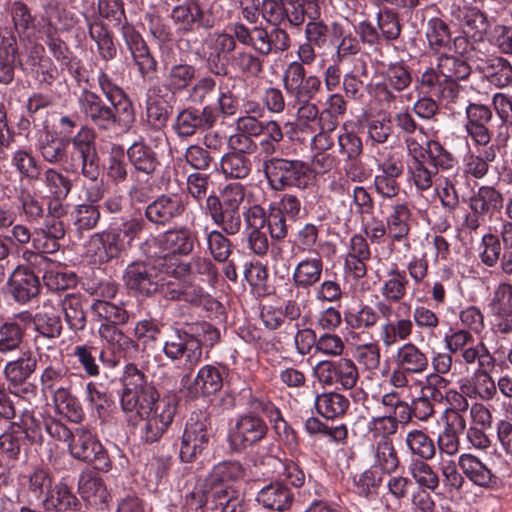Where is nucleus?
Segmentation results:
<instances>
[{
    "mask_svg": "<svg viewBox=\"0 0 512 512\" xmlns=\"http://www.w3.org/2000/svg\"><path fill=\"white\" fill-rule=\"evenodd\" d=\"M245 192V186L241 183H228L220 190L219 195L212 189L203 206L240 210L245 199Z\"/></svg>",
    "mask_w": 512,
    "mask_h": 512,
    "instance_id": "44",
    "label": "nucleus"
},
{
    "mask_svg": "<svg viewBox=\"0 0 512 512\" xmlns=\"http://www.w3.org/2000/svg\"><path fill=\"white\" fill-rule=\"evenodd\" d=\"M17 355L18 357L7 361L4 365V378L10 389L21 388L22 393L33 392L36 386L27 383V380L36 372L40 361L36 353L30 348L21 350Z\"/></svg>",
    "mask_w": 512,
    "mask_h": 512,
    "instance_id": "19",
    "label": "nucleus"
},
{
    "mask_svg": "<svg viewBox=\"0 0 512 512\" xmlns=\"http://www.w3.org/2000/svg\"><path fill=\"white\" fill-rule=\"evenodd\" d=\"M50 196L54 199H65L72 189V181L59 170L49 167L44 170L40 179Z\"/></svg>",
    "mask_w": 512,
    "mask_h": 512,
    "instance_id": "64",
    "label": "nucleus"
},
{
    "mask_svg": "<svg viewBox=\"0 0 512 512\" xmlns=\"http://www.w3.org/2000/svg\"><path fill=\"white\" fill-rule=\"evenodd\" d=\"M344 322L350 330L364 333L376 327L379 322V314L375 307L362 303L358 308L348 309L344 312Z\"/></svg>",
    "mask_w": 512,
    "mask_h": 512,
    "instance_id": "50",
    "label": "nucleus"
},
{
    "mask_svg": "<svg viewBox=\"0 0 512 512\" xmlns=\"http://www.w3.org/2000/svg\"><path fill=\"white\" fill-rule=\"evenodd\" d=\"M458 20L467 35L481 39L488 31L489 23L486 16L475 7H464L459 11Z\"/></svg>",
    "mask_w": 512,
    "mask_h": 512,
    "instance_id": "62",
    "label": "nucleus"
},
{
    "mask_svg": "<svg viewBox=\"0 0 512 512\" xmlns=\"http://www.w3.org/2000/svg\"><path fill=\"white\" fill-rule=\"evenodd\" d=\"M219 339V331L208 322L185 323L172 328L164 341L163 353L171 361L181 362L185 368L192 369L202 359V346L212 347Z\"/></svg>",
    "mask_w": 512,
    "mask_h": 512,
    "instance_id": "3",
    "label": "nucleus"
},
{
    "mask_svg": "<svg viewBox=\"0 0 512 512\" xmlns=\"http://www.w3.org/2000/svg\"><path fill=\"white\" fill-rule=\"evenodd\" d=\"M252 170L251 160L242 153L228 152L219 162V171L226 179H244Z\"/></svg>",
    "mask_w": 512,
    "mask_h": 512,
    "instance_id": "56",
    "label": "nucleus"
},
{
    "mask_svg": "<svg viewBox=\"0 0 512 512\" xmlns=\"http://www.w3.org/2000/svg\"><path fill=\"white\" fill-rule=\"evenodd\" d=\"M317 412L327 418L335 419L345 414L349 407V400L338 392H326L315 398Z\"/></svg>",
    "mask_w": 512,
    "mask_h": 512,
    "instance_id": "55",
    "label": "nucleus"
},
{
    "mask_svg": "<svg viewBox=\"0 0 512 512\" xmlns=\"http://www.w3.org/2000/svg\"><path fill=\"white\" fill-rule=\"evenodd\" d=\"M120 31L141 78L145 81L151 80L157 71L158 62L150 52L142 35L128 22H124Z\"/></svg>",
    "mask_w": 512,
    "mask_h": 512,
    "instance_id": "21",
    "label": "nucleus"
},
{
    "mask_svg": "<svg viewBox=\"0 0 512 512\" xmlns=\"http://www.w3.org/2000/svg\"><path fill=\"white\" fill-rule=\"evenodd\" d=\"M17 44V65L26 72L37 73L44 58L45 48L35 38L22 36Z\"/></svg>",
    "mask_w": 512,
    "mask_h": 512,
    "instance_id": "43",
    "label": "nucleus"
},
{
    "mask_svg": "<svg viewBox=\"0 0 512 512\" xmlns=\"http://www.w3.org/2000/svg\"><path fill=\"white\" fill-rule=\"evenodd\" d=\"M263 19L273 28L268 30L263 25L248 27L236 22L232 27L235 37L242 45L254 49L261 55L280 54L291 46V37L284 24L283 0H263L261 6Z\"/></svg>",
    "mask_w": 512,
    "mask_h": 512,
    "instance_id": "1",
    "label": "nucleus"
},
{
    "mask_svg": "<svg viewBox=\"0 0 512 512\" xmlns=\"http://www.w3.org/2000/svg\"><path fill=\"white\" fill-rule=\"evenodd\" d=\"M8 283L14 300L20 304L28 303L40 292L38 277L29 269L17 266L11 273Z\"/></svg>",
    "mask_w": 512,
    "mask_h": 512,
    "instance_id": "37",
    "label": "nucleus"
},
{
    "mask_svg": "<svg viewBox=\"0 0 512 512\" xmlns=\"http://www.w3.org/2000/svg\"><path fill=\"white\" fill-rule=\"evenodd\" d=\"M212 497H225L222 482H195L187 489L183 512H211L208 508L213 506Z\"/></svg>",
    "mask_w": 512,
    "mask_h": 512,
    "instance_id": "30",
    "label": "nucleus"
},
{
    "mask_svg": "<svg viewBox=\"0 0 512 512\" xmlns=\"http://www.w3.org/2000/svg\"><path fill=\"white\" fill-rule=\"evenodd\" d=\"M264 172L274 191H283L289 187L305 189L313 182V170L300 160L273 157L264 162Z\"/></svg>",
    "mask_w": 512,
    "mask_h": 512,
    "instance_id": "6",
    "label": "nucleus"
},
{
    "mask_svg": "<svg viewBox=\"0 0 512 512\" xmlns=\"http://www.w3.org/2000/svg\"><path fill=\"white\" fill-rule=\"evenodd\" d=\"M411 304L401 302L397 307L396 319L386 320L379 327V340L385 349H390L400 342H408L414 329Z\"/></svg>",
    "mask_w": 512,
    "mask_h": 512,
    "instance_id": "23",
    "label": "nucleus"
},
{
    "mask_svg": "<svg viewBox=\"0 0 512 512\" xmlns=\"http://www.w3.org/2000/svg\"><path fill=\"white\" fill-rule=\"evenodd\" d=\"M253 49L252 51L240 49L231 59V68L245 79L257 78L264 70V57Z\"/></svg>",
    "mask_w": 512,
    "mask_h": 512,
    "instance_id": "47",
    "label": "nucleus"
},
{
    "mask_svg": "<svg viewBox=\"0 0 512 512\" xmlns=\"http://www.w3.org/2000/svg\"><path fill=\"white\" fill-rule=\"evenodd\" d=\"M372 156L377 162V168L382 174L400 177L404 172L401 152L389 146H374L371 148Z\"/></svg>",
    "mask_w": 512,
    "mask_h": 512,
    "instance_id": "51",
    "label": "nucleus"
},
{
    "mask_svg": "<svg viewBox=\"0 0 512 512\" xmlns=\"http://www.w3.org/2000/svg\"><path fill=\"white\" fill-rule=\"evenodd\" d=\"M283 86L293 102L312 101L321 91L322 82L316 75H306L305 68L291 62L283 74Z\"/></svg>",
    "mask_w": 512,
    "mask_h": 512,
    "instance_id": "16",
    "label": "nucleus"
},
{
    "mask_svg": "<svg viewBox=\"0 0 512 512\" xmlns=\"http://www.w3.org/2000/svg\"><path fill=\"white\" fill-rule=\"evenodd\" d=\"M11 165L22 179L37 181L41 175V165L30 150L18 149L12 153Z\"/></svg>",
    "mask_w": 512,
    "mask_h": 512,
    "instance_id": "58",
    "label": "nucleus"
},
{
    "mask_svg": "<svg viewBox=\"0 0 512 512\" xmlns=\"http://www.w3.org/2000/svg\"><path fill=\"white\" fill-rule=\"evenodd\" d=\"M217 120L218 112L212 105H206L201 110L186 108L176 116L173 129L179 137L188 138L199 130H210Z\"/></svg>",
    "mask_w": 512,
    "mask_h": 512,
    "instance_id": "22",
    "label": "nucleus"
},
{
    "mask_svg": "<svg viewBox=\"0 0 512 512\" xmlns=\"http://www.w3.org/2000/svg\"><path fill=\"white\" fill-rule=\"evenodd\" d=\"M496 362L488 364V367L476 368L471 381L475 394L483 401L492 400L497 394V384L490 375L495 369Z\"/></svg>",
    "mask_w": 512,
    "mask_h": 512,
    "instance_id": "61",
    "label": "nucleus"
},
{
    "mask_svg": "<svg viewBox=\"0 0 512 512\" xmlns=\"http://www.w3.org/2000/svg\"><path fill=\"white\" fill-rule=\"evenodd\" d=\"M121 382V410L128 421L134 422L146 413L160 396L156 388L148 382L145 374L134 364L125 367Z\"/></svg>",
    "mask_w": 512,
    "mask_h": 512,
    "instance_id": "4",
    "label": "nucleus"
},
{
    "mask_svg": "<svg viewBox=\"0 0 512 512\" xmlns=\"http://www.w3.org/2000/svg\"><path fill=\"white\" fill-rule=\"evenodd\" d=\"M102 197L103 192L97 188L88 195L89 204H80L74 208L71 216L77 233L82 234L84 231H90L96 228L100 221L101 213L98 206L93 203L97 202Z\"/></svg>",
    "mask_w": 512,
    "mask_h": 512,
    "instance_id": "41",
    "label": "nucleus"
},
{
    "mask_svg": "<svg viewBox=\"0 0 512 512\" xmlns=\"http://www.w3.org/2000/svg\"><path fill=\"white\" fill-rule=\"evenodd\" d=\"M408 285L409 280L406 271L395 267L387 272V278L380 287V294L386 301L401 303V300L407 294Z\"/></svg>",
    "mask_w": 512,
    "mask_h": 512,
    "instance_id": "52",
    "label": "nucleus"
},
{
    "mask_svg": "<svg viewBox=\"0 0 512 512\" xmlns=\"http://www.w3.org/2000/svg\"><path fill=\"white\" fill-rule=\"evenodd\" d=\"M127 157L134 170L145 175H152L159 166L156 152L144 140L132 143Z\"/></svg>",
    "mask_w": 512,
    "mask_h": 512,
    "instance_id": "48",
    "label": "nucleus"
},
{
    "mask_svg": "<svg viewBox=\"0 0 512 512\" xmlns=\"http://www.w3.org/2000/svg\"><path fill=\"white\" fill-rule=\"evenodd\" d=\"M399 466L397 452L391 440H379L376 445L375 461L363 473L362 480H382L391 476Z\"/></svg>",
    "mask_w": 512,
    "mask_h": 512,
    "instance_id": "33",
    "label": "nucleus"
},
{
    "mask_svg": "<svg viewBox=\"0 0 512 512\" xmlns=\"http://www.w3.org/2000/svg\"><path fill=\"white\" fill-rule=\"evenodd\" d=\"M87 28L90 38L95 42L100 58L106 62L117 55V47L112 32L100 20L87 19Z\"/></svg>",
    "mask_w": 512,
    "mask_h": 512,
    "instance_id": "49",
    "label": "nucleus"
},
{
    "mask_svg": "<svg viewBox=\"0 0 512 512\" xmlns=\"http://www.w3.org/2000/svg\"><path fill=\"white\" fill-rule=\"evenodd\" d=\"M208 417L199 412L188 419L181 441L179 456L183 462H191L208 445L211 436Z\"/></svg>",
    "mask_w": 512,
    "mask_h": 512,
    "instance_id": "17",
    "label": "nucleus"
},
{
    "mask_svg": "<svg viewBox=\"0 0 512 512\" xmlns=\"http://www.w3.org/2000/svg\"><path fill=\"white\" fill-rule=\"evenodd\" d=\"M80 113L100 131H110L121 120L128 122L123 111L114 104L107 105L95 92L84 89L77 98Z\"/></svg>",
    "mask_w": 512,
    "mask_h": 512,
    "instance_id": "9",
    "label": "nucleus"
},
{
    "mask_svg": "<svg viewBox=\"0 0 512 512\" xmlns=\"http://www.w3.org/2000/svg\"><path fill=\"white\" fill-rule=\"evenodd\" d=\"M257 501L271 510L285 511L292 504L293 493L284 482H270L260 490Z\"/></svg>",
    "mask_w": 512,
    "mask_h": 512,
    "instance_id": "45",
    "label": "nucleus"
},
{
    "mask_svg": "<svg viewBox=\"0 0 512 512\" xmlns=\"http://www.w3.org/2000/svg\"><path fill=\"white\" fill-rule=\"evenodd\" d=\"M504 196L494 186L482 185L468 199L470 212L464 217L462 227L476 231L503 208Z\"/></svg>",
    "mask_w": 512,
    "mask_h": 512,
    "instance_id": "8",
    "label": "nucleus"
},
{
    "mask_svg": "<svg viewBox=\"0 0 512 512\" xmlns=\"http://www.w3.org/2000/svg\"><path fill=\"white\" fill-rule=\"evenodd\" d=\"M226 232L218 229L207 231L205 228V241L207 251L216 262H226L233 253V244Z\"/></svg>",
    "mask_w": 512,
    "mask_h": 512,
    "instance_id": "59",
    "label": "nucleus"
},
{
    "mask_svg": "<svg viewBox=\"0 0 512 512\" xmlns=\"http://www.w3.org/2000/svg\"><path fill=\"white\" fill-rule=\"evenodd\" d=\"M39 32H70L78 18L59 0H40L37 11Z\"/></svg>",
    "mask_w": 512,
    "mask_h": 512,
    "instance_id": "18",
    "label": "nucleus"
},
{
    "mask_svg": "<svg viewBox=\"0 0 512 512\" xmlns=\"http://www.w3.org/2000/svg\"><path fill=\"white\" fill-rule=\"evenodd\" d=\"M393 361L396 367L403 368L413 375L423 374L429 367L427 354L411 341L397 348Z\"/></svg>",
    "mask_w": 512,
    "mask_h": 512,
    "instance_id": "38",
    "label": "nucleus"
},
{
    "mask_svg": "<svg viewBox=\"0 0 512 512\" xmlns=\"http://www.w3.org/2000/svg\"><path fill=\"white\" fill-rule=\"evenodd\" d=\"M412 83L410 69L404 63L389 65L384 81L375 85V98L388 110H397L406 101L411 100L410 94H402Z\"/></svg>",
    "mask_w": 512,
    "mask_h": 512,
    "instance_id": "7",
    "label": "nucleus"
},
{
    "mask_svg": "<svg viewBox=\"0 0 512 512\" xmlns=\"http://www.w3.org/2000/svg\"><path fill=\"white\" fill-rule=\"evenodd\" d=\"M17 37L8 27L0 28V84L9 85L17 65Z\"/></svg>",
    "mask_w": 512,
    "mask_h": 512,
    "instance_id": "34",
    "label": "nucleus"
},
{
    "mask_svg": "<svg viewBox=\"0 0 512 512\" xmlns=\"http://www.w3.org/2000/svg\"><path fill=\"white\" fill-rule=\"evenodd\" d=\"M313 371L321 384L340 386L345 390L353 389L359 379L358 368L354 361L349 358L320 361Z\"/></svg>",
    "mask_w": 512,
    "mask_h": 512,
    "instance_id": "13",
    "label": "nucleus"
},
{
    "mask_svg": "<svg viewBox=\"0 0 512 512\" xmlns=\"http://www.w3.org/2000/svg\"><path fill=\"white\" fill-rule=\"evenodd\" d=\"M13 27H10L13 32L19 34V38L22 36H29L27 32L30 29H34L38 25L35 23L38 19L37 14L33 15L30 8L22 1H14L11 3L8 9Z\"/></svg>",
    "mask_w": 512,
    "mask_h": 512,
    "instance_id": "63",
    "label": "nucleus"
},
{
    "mask_svg": "<svg viewBox=\"0 0 512 512\" xmlns=\"http://www.w3.org/2000/svg\"><path fill=\"white\" fill-rule=\"evenodd\" d=\"M470 73V65L462 56L441 54L436 68H427L421 74L420 87L424 93L439 98L452 109L450 105L464 99V88L460 81L466 80Z\"/></svg>",
    "mask_w": 512,
    "mask_h": 512,
    "instance_id": "2",
    "label": "nucleus"
},
{
    "mask_svg": "<svg viewBox=\"0 0 512 512\" xmlns=\"http://www.w3.org/2000/svg\"><path fill=\"white\" fill-rule=\"evenodd\" d=\"M177 412L175 397H163L144 413L139 419L144 421L141 438L147 443L158 441L172 425Z\"/></svg>",
    "mask_w": 512,
    "mask_h": 512,
    "instance_id": "10",
    "label": "nucleus"
},
{
    "mask_svg": "<svg viewBox=\"0 0 512 512\" xmlns=\"http://www.w3.org/2000/svg\"><path fill=\"white\" fill-rule=\"evenodd\" d=\"M305 0H283L284 24L293 28H300L306 17L318 18L320 9H310Z\"/></svg>",
    "mask_w": 512,
    "mask_h": 512,
    "instance_id": "57",
    "label": "nucleus"
},
{
    "mask_svg": "<svg viewBox=\"0 0 512 512\" xmlns=\"http://www.w3.org/2000/svg\"><path fill=\"white\" fill-rule=\"evenodd\" d=\"M107 68L108 65L106 64L98 73L97 82L99 89L110 104H114L123 111L126 120L128 123H131L135 119L133 103L116 80L108 74Z\"/></svg>",
    "mask_w": 512,
    "mask_h": 512,
    "instance_id": "32",
    "label": "nucleus"
},
{
    "mask_svg": "<svg viewBox=\"0 0 512 512\" xmlns=\"http://www.w3.org/2000/svg\"><path fill=\"white\" fill-rule=\"evenodd\" d=\"M406 169L408 182L418 191H427L432 187L436 171L428 164V160L409 158Z\"/></svg>",
    "mask_w": 512,
    "mask_h": 512,
    "instance_id": "54",
    "label": "nucleus"
},
{
    "mask_svg": "<svg viewBox=\"0 0 512 512\" xmlns=\"http://www.w3.org/2000/svg\"><path fill=\"white\" fill-rule=\"evenodd\" d=\"M126 250L119 233L113 228L92 234L87 243V254L99 263H108Z\"/></svg>",
    "mask_w": 512,
    "mask_h": 512,
    "instance_id": "27",
    "label": "nucleus"
},
{
    "mask_svg": "<svg viewBox=\"0 0 512 512\" xmlns=\"http://www.w3.org/2000/svg\"><path fill=\"white\" fill-rule=\"evenodd\" d=\"M153 260V263L133 262L126 267L123 280L130 290L143 296L157 293L163 267L160 259Z\"/></svg>",
    "mask_w": 512,
    "mask_h": 512,
    "instance_id": "15",
    "label": "nucleus"
},
{
    "mask_svg": "<svg viewBox=\"0 0 512 512\" xmlns=\"http://www.w3.org/2000/svg\"><path fill=\"white\" fill-rule=\"evenodd\" d=\"M198 241L196 232L186 225L169 229L158 235H150L140 245V250L148 259L172 258L175 262H182L177 256H189L193 253Z\"/></svg>",
    "mask_w": 512,
    "mask_h": 512,
    "instance_id": "5",
    "label": "nucleus"
},
{
    "mask_svg": "<svg viewBox=\"0 0 512 512\" xmlns=\"http://www.w3.org/2000/svg\"><path fill=\"white\" fill-rule=\"evenodd\" d=\"M120 31L141 78L145 81L151 80L157 71L158 62L150 52L142 35L128 22H124Z\"/></svg>",
    "mask_w": 512,
    "mask_h": 512,
    "instance_id": "20",
    "label": "nucleus"
},
{
    "mask_svg": "<svg viewBox=\"0 0 512 512\" xmlns=\"http://www.w3.org/2000/svg\"><path fill=\"white\" fill-rule=\"evenodd\" d=\"M168 269L176 277L194 276L210 286H215L219 279L218 268L212 259L201 255H195L189 261L170 264Z\"/></svg>",
    "mask_w": 512,
    "mask_h": 512,
    "instance_id": "29",
    "label": "nucleus"
},
{
    "mask_svg": "<svg viewBox=\"0 0 512 512\" xmlns=\"http://www.w3.org/2000/svg\"><path fill=\"white\" fill-rule=\"evenodd\" d=\"M226 368L221 365L207 364L202 366L195 378L190 379L189 374L181 378V391L190 399L200 396L214 395L223 387Z\"/></svg>",
    "mask_w": 512,
    "mask_h": 512,
    "instance_id": "14",
    "label": "nucleus"
},
{
    "mask_svg": "<svg viewBox=\"0 0 512 512\" xmlns=\"http://www.w3.org/2000/svg\"><path fill=\"white\" fill-rule=\"evenodd\" d=\"M43 369L40 373V386L44 394H52L58 389L71 386V379L74 376L62 359L53 356V360L41 362Z\"/></svg>",
    "mask_w": 512,
    "mask_h": 512,
    "instance_id": "35",
    "label": "nucleus"
},
{
    "mask_svg": "<svg viewBox=\"0 0 512 512\" xmlns=\"http://www.w3.org/2000/svg\"><path fill=\"white\" fill-rule=\"evenodd\" d=\"M49 298L38 307L35 315L25 311L16 314L23 324L33 322L35 335H62L63 325L55 305Z\"/></svg>",
    "mask_w": 512,
    "mask_h": 512,
    "instance_id": "25",
    "label": "nucleus"
},
{
    "mask_svg": "<svg viewBox=\"0 0 512 512\" xmlns=\"http://www.w3.org/2000/svg\"><path fill=\"white\" fill-rule=\"evenodd\" d=\"M67 145L68 141L44 129L37 136L35 148L45 162L58 164L67 158Z\"/></svg>",
    "mask_w": 512,
    "mask_h": 512,
    "instance_id": "40",
    "label": "nucleus"
},
{
    "mask_svg": "<svg viewBox=\"0 0 512 512\" xmlns=\"http://www.w3.org/2000/svg\"><path fill=\"white\" fill-rule=\"evenodd\" d=\"M388 238L393 246L396 242L402 243L405 251H409L411 244L408 236L411 230L412 213L406 202H393L391 211L385 218Z\"/></svg>",
    "mask_w": 512,
    "mask_h": 512,
    "instance_id": "28",
    "label": "nucleus"
},
{
    "mask_svg": "<svg viewBox=\"0 0 512 512\" xmlns=\"http://www.w3.org/2000/svg\"><path fill=\"white\" fill-rule=\"evenodd\" d=\"M197 77V68L188 63H175L167 68L164 75V87L173 95L188 90Z\"/></svg>",
    "mask_w": 512,
    "mask_h": 512,
    "instance_id": "42",
    "label": "nucleus"
},
{
    "mask_svg": "<svg viewBox=\"0 0 512 512\" xmlns=\"http://www.w3.org/2000/svg\"><path fill=\"white\" fill-rule=\"evenodd\" d=\"M203 212L209 216L212 223L220 230L226 232V235H236L242 228V217L240 210L217 208L216 206L207 208L202 207Z\"/></svg>",
    "mask_w": 512,
    "mask_h": 512,
    "instance_id": "53",
    "label": "nucleus"
},
{
    "mask_svg": "<svg viewBox=\"0 0 512 512\" xmlns=\"http://www.w3.org/2000/svg\"><path fill=\"white\" fill-rule=\"evenodd\" d=\"M323 272V261L320 257H309L301 260L292 273V280L297 290H309L318 284Z\"/></svg>",
    "mask_w": 512,
    "mask_h": 512,
    "instance_id": "46",
    "label": "nucleus"
},
{
    "mask_svg": "<svg viewBox=\"0 0 512 512\" xmlns=\"http://www.w3.org/2000/svg\"><path fill=\"white\" fill-rule=\"evenodd\" d=\"M171 17L184 31H192L195 25L203 28L214 26V20L208 17L195 0H187L173 8Z\"/></svg>",
    "mask_w": 512,
    "mask_h": 512,
    "instance_id": "39",
    "label": "nucleus"
},
{
    "mask_svg": "<svg viewBox=\"0 0 512 512\" xmlns=\"http://www.w3.org/2000/svg\"><path fill=\"white\" fill-rule=\"evenodd\" d=\"M74 155L80 160L81 174L95 182L100 176V157L96 145V132L92 127L83 125L68 141Z\"/></svg>",
    "mask_w": 512,
    "mask_h": 512,
    "instance_id": "11",
    "label": "nucleus"
},
{
    "mask_svg": "<svg viewBox=\"0 0 512 512\" xmlns=\"http://www.w3.org/2000/svg\"><path fill=\"white\" fill-rule=\"evenodd\" d=\"M183 197L176 193L163 194L149 203L145 208L146 219L156 226H166L185 212Z\"/></svg>",
    "mask_w": 512,
    "mask_h": 512,
    "instance_id": "24",
    "label": "nucleus"
},
{
    "mask_svg": "<svg viewBox=\"0 0 512 512\" xmlns=\"http://www.w3.org/2000/svg\"><path fill=\"white\" fill-rule=\"evenodd\" d=\"M68 449L74 458L91 463L96 470L107 471L110 467L102 444L91 430L84 426L75 429Z\"/></svg>",
    "mask_w": 512,
    "mask_h": 512,
    "instance_id": "12",
    "label": "nucleus"
},
{
    "mask_svg": "<svg viewBox=\"0 0 512 512\" xmlns=\"http://www.w3.org/2000/svg\"><path fill=\"white\" fill-rule=\"evenodd\" d=\"M71 386L58 389L52 393V398L59 413L64 414L72 422H79L83 418V409L79 400L71 393Z\"/></svg>",
    "mask_w": 512,
    "mask_h": 512,
    "instance_id": "60",
    "label": "nucleus"
},
{
    "mask_svg": "<svg viewBox=\"0 0 512 512\" xmlns=\"http://www.w3.org/2000/svg\"><path fill=\"white\" fill-rule=\"evenodd\" d=\"M25 332V326L16 315L0 324V360L14 357L23 350Z\"/></svg>",
    "mask_w": 512,
    "mask_h": 512,
    "instance_id": "36",
    "label": "nucleus"
},
{
    "mask_svg": "<svg viewBox=\"0 0 512 512\" xmlns=\"http://www.w3.org/2000/svg\"><path fill=\"white\" fill-rule=\"evenodd\" d=\"M267 433V426L262 418L255 415L241 416L229 434L230 446L241 451L259 442Z\"/></svg>",
    "mask_w": 512,
    "mask_h": 512,
    "instance_id": "26",
    "label": "nucleus"
},
{
    "mask_svg": "<svg viewBox=\"0 0 512 512\" xmlns=\"http://www.w3.org/2000/svg\"><path fill=\"white\" fill-rule=\"evenodd\" d=\"M51 302L57 303L55 308L64 314L68 328L74 332L82 331L86 326V312L84 310L85 298L79 293L56 294L49 297Z\"/></svg>",
    "mask_w": 512,
    "mask_h": 512,
    "instance_id": "31",
    "label": "nucleus"
}]
</instances>
